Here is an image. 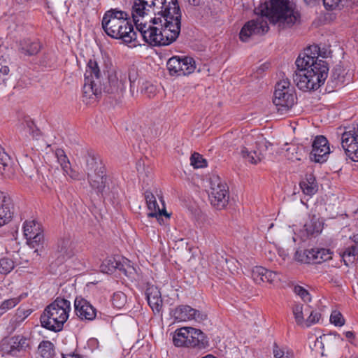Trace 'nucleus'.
I'll list each match as a JSON object with an SVG mask.
<instances>
[{
    "mask_svg": "<svg viewBox=\"0 0 358 358\" xmlns=\"http://www.w3.org/2000/svg\"><path fill=\"white\" fill-rule=\"evenodd\" d=\"M255 13L257 17L245 23L240 31L239 38L243 42H247L252 35L266 33L269 29L267 20L282 29L290 28L301 20L300 12L290 0L265 1L255 8Z\"/></svg>",
    "mask_w": 358,
    "mask_h": 358,
    "instance_id": "f257e3e1",
    "label": "nucleus"
},
{
    "mask_svg": "<svg viewBox=\"0 0 358 358\" xmlns=\"http://www.w3.org/2000/svg\"><path fill=\"white\" fill-rule=\"evenodd\" d=\"M136 26L138 39L153 46H165L171 44L178 38L181 29L179 15L171 17L157 16L149 22L143 21L145 16H138L131 13Z\"/></svg>",
    "mask_w": 358,
    "mask_h": 358,
    "instance_id": "f03ea898",
    "label": "nucleus"
},
{
    "mask_svg": "<svg viewBox=\"0 0 358 358\" xmlns=\"http://www.w3.org/2000/svg\"><path fill=\"white\" fill-rule=\"evenodd\" d=\"M317 52V46L313 47ZM312 48L306 49L296 60L297 70L293 75V80L299 89L308 91L318 89L327 78L329 67L327 63L319 59L317 56L312 55Z\"/></svg>",
    "mask_w": 358,
    "mask_h": 358,
    "instance_id": "7ed1b4c3",
    "label": "nucleus"
},
{
    "mask_svg": "<svg viewBox=\"0 0 358 358\" xmlns=\"http://www.w3.org/2000/svg\"><path fill=\"white\" fill-rule=\"evenodd\" d=\"M83 87V97L87 99H96L103 91L108 94H118L125 90L127 75L120 71L108 73L107 80L101 81V71L98 63L90 59L84 75Z\"/></svg>",
    "mask_w": 358,
    "mask_h": 358,
    "instance_id": "20e7f679",
    "label": "nucleus"
},
{
    "mask_svg": "<svg viewBox=\"0 0 358 358\" xmlns=\"http://www.w3.org/2000/svg\"><path fill=\"white\" fill-rule=\"evenodd\" d=\"M101 27L104 32L110 38L121 40L123 43L132 46L141 45L137 32L134 30L129 21V14L118 8L107 10L102 18Z\"/></svg>",
    "mask_w": 358,
    "mask_h": 358,
    "instance_id": "39448f33",
    "label": "nucleus"
},
{
    "mask_svg": "<svg viewBox=\"0 0 358 358\" xmlns=\"http://www.w3.org/2000/svg\"><path fill=\"white\" fill-rule=\"evenodd\" d=\"M71 309L70 301L59 296L57 297L45 307L41 315L40 321L42 327L54 332L62 331L69 318Z\"/></svg>",
    "mask_w": 358,
    "mask_h": 358,
    "instance_id": "423d86ee",
    "label": "nucleus"
},
{
    "mask_svg": "<svg viewBox=\"0 0 358 358\" xmlns=\"http://www.w3.org/2000/svg\"><path fill=\"white\" fill-rule=\"evenodd\" d=\"M152 8L157 16L167 15L173 18L179 15V19L182 17L178 0H135L132 11L134 12L136 17L145 16Z\"/></svg>",
    "mask_w": 358,
    "mask_h": 358,
    "instance_id": "0eeeda50",
    "label": "nucleus"
},
{
    "mask_svg": "<svg viewBox=\"0 0 358 358\" xmlns=\"http://www.w3.org/2000/svg\"><path fill=\"white\" fill-rule=\"evenodd\" d=\"M173 344L177 347L196 348L205 349L209 345L208 338L200 329L185 327L176 330L173 337Z\"/></svg>",
    "mask_w": 358,
    "mask_h": 358,
    "instance_id": "6e6552de",
    "label": "nucleus"
},
{
    "mask_svg": "<svg viewBox=\"0 0 358 358\" xmlns=\"http://www.w3.org/2000/svg\"><path fill=\"white\" fill-rule=\"evenodd\" d=\"M208 198L210 204L217 210L224 209L228 204L229 188L218 176L213 175L210 178Z\"/></svg>",
    "mask_w": 358,
    "mask_h": 358,
    "instance_id": "1a4fd4ad",
    "label": "nucleus"
},
{
    "mask_svg": "<svg viewBox=\"0 0 358 358\" xmlns=\"http://www.w3.org/2000/svg\"><path fill=\"white\" fill-rule=\"evenodd\" d=\"M341 146L348 157L358 162V127H349L342 134Z\"/></svg>",
    "mask_w": 358,
    "mask_h": 358,
    "instance_id": "9d476101",
    "label": "nucleus"
},
{
    "mask_svg": "<svg viewBox=\"0 0 358 358\" xmlns=\"http://www.w3.org/2000/svg\"><path fill=\"white\" fill-rule=\"evenodd\" d=\"M329 153L328 140L324 136H316L312 143L310 159L317 163H323L327 161Z\"/></svg>",
    "mask_w": 358,
    "mask_h": 358,
    "instance_id": "9b49d317",
    "label": "nucleus"
},
{
    "mask_svg": "<svg viewBox=\"0 0 358 358\" xmlns=\"http://www.w3.org/2000/svg\"><path fill=\"white\" fill-rule=\"evenodd\" d=\"M173 316L178 322H185L194 320L196 322H202L207 319V315L187 305H181L173 310Z\"/></svg>",
    "mask_w": 358,
    "mask_h": 358,
    "instance_id": "f8f14e48",
    "label": "nucleus"
},
{
    "mask_svg": "<svg viewBox=\"0 0 358 358\" xmlns=\"http://www.w3.org/2000/svg\"><path fill=\"white\" fill-rule=\"evenodd\" d=\"M296 97L293 91L278 92L273 94V102L278 113L281 115L287 114L296 103Z\"/></svg>",
    "mask_w": 358,
    "mask_h": 358,
    "instance_id": "ddd939ff",
    "label": "nucleus"
},
{
    "mask_svg": "<svg viewBox=\"0 0 358 358\" xmlns=\"http://www.w3.org/2000/svg\"><path fill=\"white\" fill-rule=\"evenodd\" d=\"M73 255V247L70 236L60 238L57 244L55 257L58 264H62Z\"/></svg>",
    "mask_w": 358,
    "mask_h": 358,
    "instance_id": "4468645a",
    "label": "nucleus"
},
{
    "mask_svg": "<svg viewBox=\"0 0 358 358\" xmlns=\"http://www.w3.org/2000/svg\"><path fill=\"white\" fill-rule=\"evenodd\" d=\"M85 167L84 171L87 177H92L94 173H102L104 171V166L99 157L92 150H88L84 156Z\"/></svg>",
    "mask_w": 358,
    "mask_h": 358,
    "instance_id": "2eb2a0df",
    "label": "nucleus"
},
{
    "mask_svg": "<svg viewBox=\"0 0 358 358\" xmlns=\"http://www.w3.org/2000/svg\"><path fill=\"white\" fill-rule=\"evenodd\" d=\"M74 308L76 314L81 320H93L96 317V309L84 299L76 298Z\"/></svg>",
    "mask_w": 358,
    "mask_h": 358,
    "instance_id": "dca6fc26",
    "label": "nucleus"
},
{
    "mask_svg": "<svg viewBox=\"0 0 358 358\" xmlns=\"http://www.w3.org/2000/svg\"><path fill=\"white\" fill-rule=\"evenodd\" d=\"M252 278L257 284L264 282L273 283L275 281L280 280L278 273L269 271L262 266H255L252 268Z\"/></svg>",
    "mask_w": 358,
    "mask_h": 358,
    "instance_id": "f3484780",
    "label": "nucleus"
},
{
    "mask_svg": "<svg viewBox=\"0 0 358 358\" xmlns=\"http://www.w3.org/2000/svg\"><path fill=\"white\" fill-rule=\"evenodd\" d=\"M13 205L10 197L0 191V227L10 221L13 215Z\"/></svg>",
    "mask_w": 358,
    "mask_h": 358,
    "instance_id": "a211bd4d",
    "label": "nucleus"
},
{
    "mask_svg": "<svg viewBox=\"0 0 358 358\" xmlns=\"http://www.w3.org/2000/svg\"><path fill=\"white\" fill-rule=\"evenodd\" d=\"M148 305L155 314L159 313L162 308V299L159 289L154 285H149L145 291Z\"/></svg>",
    "mask_w": 358,
    "mask_h": 358,
    "instance_id": "6ab92c4d",
    "label": "nucleus"
},
{
    "mask_svg": "<svg viewBox=\"0 0 358 358\" xmlns=\"http://www.w3.org/2000/svg\"><path fill=\"white\" fill-rule=\"evenodd\" d=\"M257 150L249 151L245 147L241 149V155L251 164H256L263 158L262 151L267 149L266 142L259 141L257 143Z\"/></svg>",
    "mask_w": 358,
    "mask_h": 358,
    "instance_id": "aec40b11",
    "label": "nucleus"
},
{
    "mask_svg": "<svg viewBox=\"0 0 358 358\" xmlns=\"http://www.w3.org/2000/svg\"><path fill=\"white\" fill-rule=\"evenodd\" d=\"M30 348V341L22 335L15 336L11 338V345L8 353L17 356L18 352H25Z\"/></svg>",
    "mask_w": 358,
    "mask_h": 358,
    "instance_id": "412c9836",
    "label": "nucleus"
},
{
    "mask_svg": "<svg viewBox=\"0 0 358 358\" xmlns=\"http://www.w3.org/2000/svg\"><path fill=\"white\" fill-rule=\"evenodd\" d=\"M303 228L306 232L307 237L317 236L322 231L323 223L316 215H313L310 217L309 220L305 223Z\"/></svg>",
    "mask_w": 358,
    "mask_h": 358,
    "instance_id": "4be33fe9",
    "label": "nucleus"
},
{
    "mask_svg": "<svg viewBox=\"0 0 358 358\" xmlns=\"http://www.w3.org/2000/svg\"><path fill=\"white\" fill-rule=\"evenodd\" d=\"M145 199L146 201L148 208L151 211L150 213H148L149 217H157L158 215H164L166 217H169L170 215L166 212V210H160L157 203L156 198L151 192L146 191L145 192Z\"/></svg>",
    "mask_w": 358,
    "mask_h": 358,
    "instance_id": "5701e85b",
    "label": "nucleus"
},
{
    "mask_svg": "<svg viewBox=\"0 0 358 358\" xmlns=\"http://www.w3.org/2000/svg\"><path fill=\"white\" fill-rule=\"evenodd\" d=\"M13 162L10 155L0 146V171L1 174L9 176L13 173Z\"/></svg>",
    "mask_w": 358,
    "mask_h": 358,
    "instance_id": "b1692460",
    "label": "nucleus"
},
{
    "mask_svg": "<svg viewBox=\"0 0 358 358\" xmlns=\"http://www.w3.org/2000/svg\"><path fill=\"white\" fill-rule=\"evenodd\" d=\"M55 155L65 174L69 176L72 178H76V174L71 169L70 162L65 152L61 148H57L55 150Z\"/></svg>",
    "mask_w": 358,
    "mask_h": 358,
    "instance_id": "393cba45",
    "label": "nucleus"
},
{
    "mask_svg": "<svg viewBox=\"0 0 358 358\" xmlns=\"http://www.w3.org/2000/svg\"><path fill=\"white\" fill-rule=\"evenodd\" d=\"M41 48V45L38 41L24 39L20 43L19 50L25 55L32 56L36 55L40 51Z\"/></svg>",
    "mask_w": 358,
    "mask_h": 358,
    "instance_id": "a878e982",
    "label": "nucleus"
},
{
    "mask_svg": "<svg viewBox=\"0 0 358 358\" xmlns=\"http://www.w3.org/2000/svg\"><path fill=\"white\" fill-rule=\"evenodd\" d=\"M346 75L343 67L341 65H336L332 70L328 83L332 87L341 86L345 83Z\"/></svg>",
    "mask_w": 358,
    "mask_h": 358,
    "instance_id": "bb28decb",
    "label": "nucleus"
},
{
    "mask_svg": "<svg viewBox=\"0 0 358 358\" xmlns=\"http://www.w3.org/2000/svg\"><path fill=\"white\" fill-rule=\"evenodd\" d=\"M106 170L102 173H94L92 177H87L90 186L98 193H103L106 187Z\"/></svg>",
    "mask_w": 358,
    "mask_h": 358,
    "instance_id": "cd10ccee",
    "label": "nucleus"
},
{
    "mask_svg": "<svg viewBox=\"0 0 358 358\" xmlns=\"http://www.w3.org/2000/svg\"><path fill=\"white\" fill-rule=\"evenodd\" d=\"M300 187L306 195L315 194L317 191L315 176L312 174L306 175L305 179L300 182Z\"/></svg>",
    "mask_w": 358,
    "mask_h": 358,
    "instance_id": "c85d7f7f",
    "label": "nucleus"
},
{
    "mask_svg": "<svg viewBox=\"0 0 358 358\" xmlns=\"http://www.w3.org/2000/svg\"><path fill=\"white\" fill-rule=\"evenodd\" d=\"M295 259L304 264L315 263V248L297 250L295 252Z\"/></svg>",
    "mask_w": 358,
    "mask_h": 358,
    "instance_id": "c756f323",
    "label": "nucleus"
},
{
    "mask_svg": "<svg viewBox=\"0 0 358 358\" xmlns=\"http://www.w3.org/2000/svg\"><path fill=\"white\" fill-rule=\"evenodd\" d=\"M181 62L182 57L179 56L173 57L168 60L166 66L171 76H182L183 73L181 71Z\"/></svg>",
    "mask_w": 358,
    "mask_h": 358,
    "instance_id": "7c9ffc66",
    "label": "nucleus"
},
{
    "mask_svg": "<svg viewBox=\"0 0 358 358\" xmlns=\"http://www.w3.org/2000/svg\"><path fill=\"white\" fill-rule=\"evenodd\" d=\"M24 235L26 239H29L31 237L34 238V236L37 233L40 234L43 232L41 229L40 224L34 220L26 221L23 224Z\"/></svg>",
    "mask_w": 358,
    "mask_h": 358,
    "instance_id": "2f4dec72",
    "label": "nucleus"
},
{
    "mask_svg": "<svg viewBox=\"0 0 358 358\" xmlns=\"http://www.w3.org/2000/svg\"><path fill=\"white\" fill-rule=\"evenodd\" d=\"M38 350L41 358H53L55 355L54 345L49 341L41 342Z\"/></svg>",
    "mask_w": 358,
    "mask_h": 358,
    "instance_id": "473e14b6",
    "label": "nucleus"
},
{
    "mask_svg": "<svg viewBox=\"0 0 358 358\" xmlns=\"http://www.w3.org/2000/svg\"><path fill=\"white\" fill-rule=\"evenodd\" d=\"M195 61L189 57H182L181 71L182 76H187L193 73L195 70Z\"/></svg>",
    "mask_w": 358,
    "mask_h": 358,
    "instance_id": "72a5a7b5",
    "label": "nucleus"
},
{
    "mask_svg": "<svg viewBox=\"0 0 358 358\" xmlns=\"http://www.w3.org/2000/svg\"><path fill=\"white\" fill-rule=\"evenodd\" d=\"M358 256V249L357 245H351L345 249L342 257L345 265L353 263Z\"/></svg>",
    "mask_w": 358,
    "mask_h": 358,
    "instance_id": "f704fd0d",
    "label": "nucleus"
},
{
    "mask_svg": "<svg viewBox=\"0 0 358 358\" xmlns=\"http://www.w3.org/2000/svg\"><path fill=\"white\" fill-rule=\"evenodd\" d=\"M28 244L33 248H36L35 252H38L39 249L43 248L45 244V239L43 233L41 232L40 234H36L34 236V238L31 237L27 239Z\"/></svg>",
    "mask_w": 358,
    "mask_h": 358,
    "instance_id": "c9c22d12",
    "label": "nucleus"
},
{
    "mask_svg": "<svg viewBox=\"0 0 358 358\" xmlns=\"http://www.w3.org/2000/svg\"><path fill=\"white\" fill-rule=\"evenodd\" d=\"M20 301L19 297H14L9 299L4 300L0 304V315H3L8 310L15 307Z\"/></svg>",
    "mask_w": 358,
    "mask_h": 358,
    "instance_id": "e433bc0d",
    "label": "nucleus"
},
{
    "mask_svg": "<svg viewBox=\"0 0 358 358\" xmlns=\"http://www.w3.org/2000/svg\"><path fill=\"white\" fill-rule=\"evenodd\" d=\"M315 264H319L322 262H325L331 259V252L329 249L315 248Z\"/></svg>",
    "mask_w": 358,
    "mask_h": 358,
    "instance_id": "4c0bfd02",
    "label": "nucleus"
},
{
    "mask_svg": "<svg viewBox=\"0 0 358 358\" xmlns=\"http://www.w3.org/2000/svg\"><path fill=\"white\" fill-rule=\"evenodd\" d=\"M112 304L115 308H122L127 303V296L122 292H117L113 294Z\"/></svg>",
    "mask_w": 358,
    "mask_h": 358,
    "instance_id": "58836bf2",
    "label": "nucleus"
},
{
    "mask_svg": "<svg viewBox=\"0 0 358 358\" xmlns=\"http://www.w3.org/2000/svg\"><path fill=\"white\" fill-rule=\"evenodd\" d=\"M117 266V259L115 257H110L102 262L100 268L101 272L109 273L115 271Z\"/></svg>",
    "mask_w": 358,
    "mask_h": 358,
    "instance_id": "ea45409f",
    "label": "nucleus"
},
{
    "mask_svg": "<svg viewBox=\"0 0 358 358\" xmlns=\"http://www.w3.org/2000/svg\"><path fill=\"white\" fill-rule=\"evenodd\" d=\"M15 267L14 262L9 258L3 257L0 259V273L8 274Z\"/></svg>",
    "mask_w": 358,
    "mask_h": 358,
    "instance_id": "a19ab883",
    "label": "nucleus"
},
{
    "mask_svg": "<svg viewBox=\"0 0 358 358\" xmlns=\"http://www.w3.org/2000/svg\"><path fill=\"white\" fill-rule=\"evenodd\" d=\"M191 165L195 169H201L207 166V162L203 157L197 153L194 152L190 157Z\"/></svg>",
    "mask_w": 358,
    "mask_h": 358,
    "instance_id": "79ce46f5",
    "label": "nucleus"
},
{
    "mask_svg": "<svg viewBox=\"0 0 358 358\" xmlns=\"http://www.w3.org/2000/svg\"><path fill=\"white\" fill-rule=\"evenodd\" d=\"M292 313L294 316L296 322L299 325L303 324L304 322L303 305L300 303H296L292 308Z\"/></svg>",
    "mask_w": 358,
    "mask_h": 358,
    "instance_id": "37998d69",
    "label": "nucleus"
},
{
    "mask_svg": "<svg viewBox=\"0 0 358 358\" xmlns=\"http://www.w3.org/2000/svg\"><path fill=\"white\" fill-rule=\"evenodd\" d=\"M287 91H293L290 88V83L287 79L281 80L276 83L274 93L286 92Z\"/></svg>",
    "mask_w": 358,
    "mask_h": 358,
    "instance_id": "c03bdc74",
    "label": "nucleus"
},
{
    "mask_svg": "<svg viewBox=\"0 0 358 358\" xmlns=\"http://www.w3.org/2000/svg\"><path fill=\"white\" fill-rule=\"evenodd\" d=\"M330 321L332 324L337 327H341L345 324V320L342 314L337 311L332 312L330 316Z\"/></svg>",
    "mask_w": 358,
    "mask_h": 358,
    "instance_id": "a18cd8bd",
    "label": "nucleus"
},
{
    "mask_svg": "<svg viewBox=\"0 0 358 358\" xmlns=\"http://www.w3.org/2000/svg\"><path fill=\"white\" fill-rule=\"evenodd\" d=\"M294 293L299 295L303 301L308 302L310 301L311 299L310 296V294L303 287L297 285L294 288Z\"/></svg>",
    "mask_w": 358,
    "mask_h": 358,
    "instance_id": "49530a36",
    "label": "nucleus"
},
{
    "mask_svg": "<svg viewBox=\"0 0 358 358\" xmlns=\"http://www.w3.org/2000/svg\"><path fill=\"white\" fill-rule=\"evenodd\" d=\"M321 317V314L317 311L312 310L310 313L309 317L306 320V327H310L313 324L319 322Z\"/></svg>",
    "mask_w": 358,
    "mask_h": 358,
    "instance_id": "de8ad7c7",
    "label": "nucleus"
},
{
    "mask_svg": "<svg viewBox=\"0 0 358 358\" xmlns=\"http://www.w3.org/2000/svg\"><path fill=\"white\" fill-rule=\"evenodd\" d=\"M22 171L24 173L31 179L34 177V174L36 173V170L32 162H30L29 164H27V166H24V167L22 168Z\"/></svg>",
    "mask_w": 358,
    "mask_h": 358,
    "instance_id": "09e8293b",
    "label": "nucleus"
},
{
    "mask_svg": "<svg viewBox=\"0 0 358 358\" xmlns=\"http://www.w3.org/2000/svg\"><path fill=\"white\" fill-rule=\"evenodd\" d=\"M321 1L327 10H333L338 6L339 3L343 2V0H322Z\"/></svg>",
    "mask_w": 358,
    "mask_h": 358,
    "instance_id": "8fccbe9b",
    "label": "nucleus"
},
{
    "mask_svg": "<svg viewBox=\"0 0 358 358\" xmlns=\"http://www.w3.org/2000/svg\"><path fill=\"white\" fill-rule=\"evenodd\" d=\"M8 73L9 69L6 66H2L0 69V85L5 83L6 80L8 79Z\"/></svg>",
    "mask_w": 358,
    "mask_h": 358,
    "instance_id": "3c124183",
    "label": "nucleus"
},
{
    "mask_svg": "<svg viewBox=\"0 0 358 358\" xmlns=\"http://www.w3.org/2000/svg\"><path fill=\"white\" fill-rule=\"evenodd\" d=\"M285 349L280 348L277 343H274L273 348V353L275 358H278L279 357H282L283 354L285 352Z\"/></svg>",
    "mask_w": 358,
    "mask_h": 358,
    "instance_id": "603ef678",
    "label": "nucleus"
},
{
    "mask_svg": "<svg viewBox=\"0 0 358 358\" xmlns=\"http://www.w3.org/2000/svg\"><path fill=\"white\" fill-rule=\"evenodd\" d=\"M141 92L145 94H148L149 97H151L152 94H153L155 92V87L152 85L146 84L143 88H142Z\"/></svg>",
    "mask_w": 358,
    "mask_h": 358,
    "instance_id": "864d4df0",
    "label": "nucleus"
},
{
    "mask_svg": "<svg viewBox=\"0 0 358 358\" xmlns=\"http://www.w3.org/2000/svg\"><path fill=\"white\" fill-rule=\"evenodd\" d=\"M343 6H352L353 5L358 6V0H343Z\"/></svg>",
    "mask_w": 358,
    "mask_h": 358,
    "instance_id": "5fc2aeb1",
    "label": "nucleus"
},
{
    "mask_svg": "<svg viewBox=\"0 0 358 358\" xmlns=\"http://www.w3.org/2000/svg\"><path fill=\"white\" fill-rule=\"evenodd\" d=\"M278 358H294V353L292 350H286L283 355Z\"/></svg>",
    "mask_w": 358,
    "mask_h": 358,
    "instance_id": "6e6d98bb",
    "label": "nucleus"
},
{
    "mask_svg": "<svg viewBox=\"0 0 358 358\" xmlns=\"http://www.w3.org/2000/svg\"><path fill=\"white\" fill-rule=\"evenodd\" d=\"M62 358H83L78 355H76L74 353L70 354H62Z\"/></svg>",
    "mask_w": 358,
    "mask_h": 358,
    "instance_id": "4d7b16f0",
    "label": "nucleus"
},
{
    "mask_svg": "<svg viewBox=\"0 0 358 358\" xmlns=\"http://www.w3.org/2000/svg\"><path fill=\"white\" fill-rule=\"evenodd\" d=\"M7 252V248L6 245L0 242V256Z\"/></svg>",
    "mask_w": 358,
    "mask_h": 358,
    "instance_id": "13d9d810",
    "label": "nucleus"
},
{
    "mask_svg": "<svg viewBox=\"0 0 358 358\" xmlns=\"http://www.w3.org/2000/svg\"><path fill=\"white\" fill-rule=\"evenodd\" d=\"M189 5L198 6L200 5L201 0H187Z\"/></svg>",
    "mask_w": 358,
    "mask_h": 358,
    "instance_id": "bf43d9fd",
    "label": "nucleus"
},
{
    "mask_svg": "<svg viewBox=\"0 0 358 358\" xmlns=\"http://www.w3.org/2000/svg\"><path fill=\"white\" fill-rule=\"evenodd\" d=\"M117 267H115V270L118 269L120 271H125V269L124 268V265L119 261L117 260Z\"/></svg>",
    "mask_w": 358,
    "mask_h": 358,
    "instance_id": "052dcab7",
    "label": "nucleus"
},
{
    "mask_svg": "<svg viewBox=\"0 0 358 358\" xmlns=\"http://www.w3.org/2000/svg\"><path fill=\"white\" fill-rule=\"evenodd\" d=\"M345 337L348 339H351V338H354V334L352 331H346L345 333Z\"/></svg>",
    "mask_w": 358,
    "mask_h": 358,
    "instance_id": "680f3d73",
    "label": "nucleus"
},
{
    "mask_svg": "<svg viewBox=\"0 0 358 358\" xmlns=\"http://www.w3.org/2000/svg\"><path fill=\"white\" fill-rule=\"evenodd\" d=\"M352 241L355 243L354 245H357L358 244V234L354 235L353 236L350 237Z\"/></svg>",
    "mask_w": 358,
    "mask_h": 358,
    "instance_id": "e2e57ef3",
    "label": "nucleus"
},
{
    "mask_svg": "<svg viewBox=\"0 0 358 358\" xmlns=\"http://www.w3.org/2000/svg\"><path fill=\"white\" fill-rule=\"evenodd\" d=\"M279 253H280V255L282 257L283 259H286V257L287 256V254L285 251H280Z\"/></svg>",
    "mask_w": 358,
    "mask_h": 358,
    "instance_id": "0e129e2a",
    "label": "nucleus"
},
{
    "mask_svg": "<svg viewBox=\"0 0 358 358\" xmlns=\"http://www.w3.org/2000/svg\"><path fill=\"white\" fill-rule=\"evenodd\" d=\"M29 314H30L29 310H27L26 312L23 311V318L22 319V320H23L24 318H26Z\"/></svg>",
    "mask_w": 358,
    "mask_h": 358,
    "instance_id": "69168bd1",
    "label": "nucleus"
},
{
    "mask_svg": "<svg viewBox=\"0 0 358 358\" xmlns=\"http://www.w3.org/2000/svg\"><path fill=\"white\" fill-rule=\"evenodd\" d=\"M306 4L310 3L312 1L320 2L322 0H303Z\"/></svg>",
    "mask_w": 358,
    "mask_h": 358,
    "instance_id": "338daca9",
    "label": "nucleus"
},
{
    "mask_svg": "<svg viewBox=\"0 0 358 358\" xmlns=\"http://www.w3.org/2000/svg\"><path fill=\"white\" fill-rule=\"evenodd\" d=\"M22 313V310H17V317H20V314H21Z\"/></svg>",
    "mask_w": 358,
    "mask_h": 358,
    "instance_id": "774afa93",
    "label": "nucleus"
}]
</instances>
